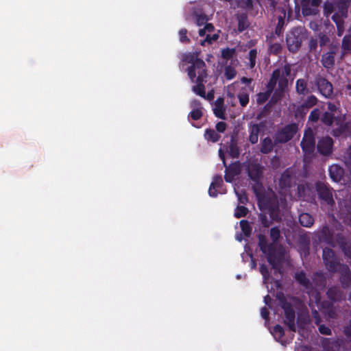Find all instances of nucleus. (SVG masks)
<instances>
[{"label": "nucleus", "mask_w": 351, "mask_h": 351, "mask_svg": "<svg viewBox=\"0 0 351 351\" xmlns=\"http://www.w3.org/2000/svg\"><path fill=\"white\" fill-rule=\"evenodd\" d=\"M278 10L281 14L278 16V23L274 31L277 37H280L282 36L285 30L286 10L284 8H279Z\"/></svg>", "instance_id": "nucleus-23"}, {"label": "nucleus", "mask_w": 351, "mask_h": 351, "mask_svg": "<svg viewBox=\"0 0 351 351\" xmlns=\"http://www.w3.org/2000/svg\"><path fill=\"white\" fill-rule=\"evenodd\" d=\"M260 128L258 124H253L250 128L249 141L252 144H255L258 140Z\"/></svg>", "instance_id": "nucleus-37"}, {"label": "nucleus", "mask_w": 351, "mask_h": 351, "mask_svg": "<svg viewBox=\"0 0 351 351\" xmlns=\"http://www.w3.org/2000/svg\"><path fill=\"white\" fill-rule=\"evenodd\" d=\"M319 116L320 112L319 109H314L311 112L308 117V120L313 122H317L319 119Z\"/></svg>", "instance_id": "nucleus-56"}, {"label": "nucleus", "mask_w": 351, "mask_h": 351, "mask_svg": "<svg viewBox=\"0 0 351 351\" xmlns=\"http://www.w3.org/2000/svg\"><path fill=\"white\" fill-rule=\"evenodd\" d=\"M318 326H319V328H318L319 332L321 334L325 335H331L332 330L328 326H327L324 324H320Z\"/></svg>", "instance_id": "nucleus-60"}, {"label": "nucleus", "mask_w": 351, "mask_h": 351, "mask_svg": "<svg viewBox=\"0 0 351 351\" xmlns=\"http://www.w3.org/2000/svg\"><path fill=\"white\" fill-rule=\"evenodd\" d=\"M236 194L237 195L238 200L240 204H242L243 205L247 204V203L248 202V197L245 191H242L241 192L236 191Z\"/></svg>", "instance_id": "nucleus-54"}, {"label": "nucleus", "mask_w": 351, "mask_h": 351, "mask_svg": "<svg viewBox=\"0 0 351 351\" xmlns=\"http://www.w3.org/2000/svg\"><path fill=\"white\" fill-rule=\"evenodd\" d=\"M318 44V38L317 37H311L308 41V48L310 51H316Z\"/></svg>", "instance_id": "nucleus-59"}, {"label": "nucleus", "mask_w": 351, "mask_h": 351, "mask_svg": "<svg viewBox=\"0 0 351 351\" xmlns=\"http://www.w3.org/2000/svg\"><path fill=\"white\" fill-rule=\"evenodd\" d=\"M268 51L271 54L278 55L281 53L282 46L281 43H271L268 44Z\"/></svg>", "instance_id": "nucleus-40"}, {"label": "nucleus", "mask_w": 351, "mask_h": 351, "mask_svg": "<svg viewBox=\"0 0 351 351\" xmlns=\"http://www.w3.org/2000/svg\"><path fill=\"white\" fill-rule=\"evenodd\" d=\"M227 127V124L223 121H219L216 124V130L218 132L223 133L225 132Z\"/></svg>", "instance_id": "nucleus-62"}, {"label": "nucleus", "mask_w": 351, "mask_h": 351, "mask_svg": "<svg viewBox=\"0 0 351 351\" xmlns=\"http://www.w3.org/2000/svg\"><path fill=\"white\" fill-rule=\"evenodd\" d=\"M237 19L238 21V31L239 32H243L249 27L250 23L246 14H238Z\"/></svg>", "instance_id": "nucleus-34"}, {"label": "nucleus", "mask_w": 351, "mask_h": 351, "mask_svg": "<svg viewBox=\"0 0 351 351\" xmlns=\"http://www.w3.org/2000/svg\"><path fill=\"white\" fill-rule=\"evenodd\" d=\"M261 315L265 320H266V321L269 320V310L265 306L261 308Z\"/></svg>", "instance_id": "nucleus-64"}, {"label": "nucleus", "mask_w": 351, "mask_h": 351, "mask_svg": "<svg viewBox=\"0 0 351 351\" xmlns=\"http://www.w3.org/2000/svg\"><path fill=\"white\" fill-rule=\"evenodd\" d=\"M281 71V76H284L287 78V77L291 75V69L289 64H285L282 69Z\"/></svg>", "instance_id": "nucleus-61"}, {"label": "nucleus", "mask_w": 351, "mask_h": 351, "mask_svg": "<svg viewBox=\"0 0 351 351\" xmlns=\"http://www.w3.org/2000/svg\"><path fill=\"white\" fill-rule=\"evenodd\" d=\"M200 51L185 53L182 55V61L191 64L187 69L188 75L191 82H194L196 73L206 71L205 62L199 58Z\"/></svg>", "instance_id": "nucleus-6"}, {"label": "nucleus", "mask_w": 351, "mask_h": 351, "mask_svg": "<svg viewBox=\"0 0 351 351\" xmlns=\"http://www.w3.org/2000/svg\"><path fill=\"white\" fill-rule=\"evenodd\" d=\"M328 298L332 302H339L343 300V293L337 286H332L326 291Z\"/></svg>", "instance_id": "nucleus-25"}, {"label": "nucleus", "mask_w": 351, "mask_h": 351, "mask_svg": "<svg viewBox=\"0 0 351 351\" xmlns=\"http://www.w3.org/2000/svg\"><path fill=\"white\" fill-rule=\"evenodd\" d=\"M322 259L327 270L331 273L337 272L343 265L335 251L329 247H325L322 251Z\"/></svg>", "instance_id": "nucleus-7"}, {"label": "nucleus", "mask_w": 351, "mask_h": 351, "mask_svg": "<svg viewBox=\"0 0 351 351\" xmlns=\"http://www.w3.org/2000/svg\"><path fill=\"white\" fill-rule=\"evenodd\" d=\"M245 173L252 181V189L258 193L263 191L264 186L262 180L264 173V167L256 161L244 163Z\"/></svg>", "instance_id": "nucleus-3"}, {"label": "nucleus", "mask_w": 351, "mask_h": 351, "mask_svg": "<svg viewBox=\"0 0 351 351\" xmlns=\"http://www.w3.org/2000/svg\"><path fill=\"white\" fill-rule=\"evenodd\" d=\"M259 271L265 280H267L269 278V271L268 267L266 265L261 264L259 267Z\"/></svg>", "instance_id": "nucleus-58"}, {"label": "nucleus", "mask_w": 351, "mask_h": 351, "mask_svg": "<svg viewBox=\"0 0 351 351\" xmlns=\"http://www.w3.org/2000/svg\"><path fill=\"white\" fill-rule=\"evenodd\" d=\"M224 75L227 80H230L235 77L237 75V71L234 67L231 66H227L225 68Z\"/></svg>", "instance_id": "nucleus-51"}, {"label": "nucleus", "mask_w": 351, "mask_h": 351, "mask_svg": "<svg viewBox=\"0 0 351 351\" xmlns=\"http://www.w3.org/2000/svg\"><path fill=\"white\" fill-rule=\"evenodd\" d=\"M281 74V71L280 69H276L273 71L271 73V76L269 79L267 84V91L270 93L271 94L274 90V88L277 84V81L280 78Z\"/></svg>", "instance_id": "nucleus-30"}, {"label": "nucleus", "mask_w": 351, "mask_h": 351, "mask_svg": "<svg viewBox=\"0 0 351 351\" xmlns=\"http://www.w3.org/2000/svg\"><path fill=\"white\" fill-rule=\"evenodd\" d=\"M276 145L275 141L273 143L271 138L267 136L262 140L260 152L263 154H267L272 152Z\"/></svg>", "instance_id": "nucleus-31"}, {"label": "nucleus", "mask_w": 351, "mask_h": 351, "mask_svg": "<svg viewBox=\"0 0 351 351\" xmlns=\"http://www.w3.org/2000/svg\"><path fill=\"white\" fill-rule=\"evenodd\" d=\"M258 218L260 219L261 225L264 228H268L270 226V221L268 219L267 215L264 213H260L258 215Z\"/></svg>", "instance_id": "nucleus-57"}, {"label": "nucleus", "mask_w": 351, "mask_h": 351, "mask_svg": "<svg viewBox=\"0 0 351 351\" xmlns=\"http://www.w3.org/2000/svg\"><path fill=\"white\" fill-rule=\"evenodd\" d=\"M249 212V210L245 206H239L238 205L234 210V216L237 218H241L245 217Z\"/></svg>", "instance_id": "nucleus-42"}, {"label": "nucleus", "mask_w": 351, "mask_h": 351, "mask_svg": "<svg viewBox=\"0 0 351 351\" xmlns=\"http://www.w3.org/2000/svg\"><path fill=\"white\" fill-rule=\"evenodd\" d=\"M314 85L318 93L325 98H331L333 95V86L324 76L317 74L314 78Z\"/></svg>", "instance_id": "nucleus-8"}, {"label": "nucleus", "mask_w": 351, "mask_h": 351, "mask_svg": "<svg viewBox=\"0 0 351 351\" xmlns=\"http://www.w3.org/2000/svg\"><path fill=\"white\" fill-rule=\"evenodd\" d=\"M282 308L284 310L285 320L284 322L288 326L289 330L292 332H295L296 327L295 324V312L292 307L291 303L285 302L282 304Z\"/></svg>", "instance_id": "nucleus-12"}, {"label": "nucleus", "mask_w": 351, "mask_h": 351, "mask_svg": "<svg viewBox=\"0 0 351 351\" xmlns=\"http://www.w3.org/2000/svg\"><path fill=\"white\" fill-rule=\"evenodd\" d=\"M213 113L219 119L225 120L226 119L225 115L224 108V99L222 97H218L215 102V108H213Z\"/></svg>", "instance_id": "nucleus-26"}, {"label": "nucleus", "mask_w": 351, "mask_h": 351, "mask_svg": "<svg viewBox=\"0 0 351 351\" xmlns=\"http://www.w3.org/2000/svg\"><path fill=\"white\" fill-rule=\"evenodd\" d=\"M292 177L288 169L285 170L280 176L279 185L282 189H287L291 186Z\"/></svg>", "instance_id": "nucleus-32"}, {"label": "nucleus", "mask_w": 351, "mask_h": 351, "mask_svg": "<svg viewBox=\"0 0 351 351\" xmlns=\"http://www.w3.org/2000/svg\"><path fill=\"white\" fill-rule=\"evenodd\" d=\"M318 42L320 47H324L327 45L330 42L329 37L325 33H319L318 36Z\"/></svg>", "instance_id": "nucleus-53"}, {"label": "nucleus", "mask_w": 351, "mask_h": 351, "mask_svg": "<svg viewBox=\"0 0 351 351\" xmlns=\"http://www.w3.org/2000/svg\"><path fill=\"white\" fill-rule=\"evenodd\" d=\"M317 98L315 95H311L304 101L302 106L306 108H310L315 106L317 104Z\"/></svg>", "instance_id": "nucleus-43"}, {"label": "nucleus", "mask_w": 351, "mask_h": 351, "mask_svg": "<svg viewBox=\"0 0 351 351\" xmlns=\"http://www.w3.org/2000/svg\"><path fill=\"white\" fill-rule=\"evenodd\" d=\"M335 51L332 49L322 56L321 62L324 68L329 69L334 66L335 62Z\"/></svg>", "instance_id": "nucleus-27"}, {"label": "nucleus", "mask_w": 351, "mask_h": 351, "mask_svg": "<svg viewBox=\"0 0 351 351\" xmlns=\"http://www.w3.org/2000/svg\"><path fill=\"white\" fill-rule=\"evenodd\" d=\"M335 118L331 112H325L322 116L321 121L326 125L331 126L335 121Z\"/></svg>", "instance_id": "nucleus-39"}, {"label": "nucleus", "mask_w": 351, "mask_h": 351, "mask_svg": "<svg viewBox=\"0 0 351 351\" xmlns=\"http://www.w3.org/2000/svg\"><path fill=\"white\" fill-rule=\"evenodd\" d=\"M271 333L277 341H282V338L285 335V330L280 325L276 324L274 326Z\"/></svg>", "instance_id": "nucleus-36"}, {"label": "nucleus", "mask_w": 351, "mask_h": 351, "mask_svg": "<svg viewBox=\"0 0 351 351\" xmlns=\"http://www.w3.org/2000/svg\"><path fill=\"white\" fill-rule=\"evenodd\" d=\"M334 141L330 136L321 138L317 144V152L323 156H329L332 152Z\"/></svg>", "instance_id": "nucleus-15"}, {"label": "nucleus", "mask_w": 351, "mask_h": 351, "mask_svg": "<svg viewBox=\"0 0 351 351\" xmlns=\"http://www.w3.org/2000/svg\"><path fill=\"white\" fill-rule=\"evenodd\" d=\"M207 71L199 72L196 73L197 77L194 79V82L197 84L193 86L192 88L193 91L201 97H205V86L204 82L207 77Z\"/></svg>", "instance_id": "nucleus-17"}, {"label": "nucleus", "mask_w": 351, "mask_h": 351, "mask_svg": "<svg viewBox=\"0 0 351 351\" xmlns=\"http://www.w3.org/2000/svg\"><path fill=\"white\" fill-rule=\"evenodd\" d=\"M298 125L289 123L275 134V144L285 143L291 140L298 132Z\"/></svg>", "instance_id": "nucleus-9"}, {"label": "nucleus", "mask_w": 351, "mask_h": 351, "mask_svg": "<svg viewBox=\"0 0 351 351\" xmlns=\"http://www.w3.org/2000/svg\"><path fill=\"white\" fill-rule=\"evenodd\" d=\"M316 189L319 198L326 202L328 205L332 206L335 204L332 189L322 182L316 184Z\"/></svg>", "instance_id": "nucleus-13"}, {"label": "nucleus", "mask_w": 351, "mask_h": 351, "mask_svg": "<svg viewBox=\"0 0 351 351\" xmlns=\"http://www.w3.org/2000/svg\"><path fill=\"white\" fill-rule=\"evenodd\" d=\"M328 171L331 179L336 182L341 181L344 177L345 171L343 168L338 165H331Z\"/></svg>", "instance_id": "nucleus-22"}, {"label": "nucleus", "mask_w": 351, "mask_h": 351, "mask_svg": "<svg viewBox=\"0 0 351 351\" xmlns=\"http://www.w3.org/2000/svg\"><path fill=\"white\" fill-rule=\"evenodd\" d=\"M223 185V179L221 175H215L208 189V194L212 197H217L218 192L217 189H221Z\"/></svg>", "instance_id": "nucleus-21"}, {"label": "nucleus", "mask_w": 351, "mask_h": 351, "mask_svg": "<svg viewBox=\"0 0 351 351\" xmlns=\"http://www.w3.org/2000/svg\"><path fill=\"white\" fill-rule=\"evenodd\" d=\"M229 154L232 158H238L239 156V149L237 143L234 140H231L229 145Z\"/></svg>", "instance_id": "nucleus-46"}, {"label": "nucleus", "mask_w": 351, "mask_h": 351, "mask_svg": "<svg viewBox=\"0 0 351 351\" xmlns=\"http://www.w3.org/2000/svg\"><path fill=\"white\" fill-rule=\"evenodd\" d=\"M271 93L267 92V90L265 92H263V93H258L257 95H256V102L257 104H263V103H265L266 101L268 100V99L271 96Z\"/></svg>", "instance_id": "nucleus-49"}, {"label": "nucleus", "mask_w": 351, "mask_h": 351, "mask_svg": "<svg viewBox=\"0 0 351 351\" xmlns=\"http://www.w3.org/2000/svg\"><path fill=\"white\" fill-rule=\"evenodd\" d=\"M299 221L301 226L310 228L313 225L315 220L310 214L303 213L299 215Z\"/></svg>", "instance_id": "nucleus-33"}, {"label": "nucleus", "mask_w": 351, "mask_h": 351, "mask_svg": "<svg viewBox=\"0 0 351 351\" xmlns=\"http://www.w3.org/2000/svg\"><path fill=\"white\" fill-rule=\"evenodd\" d=\"M241 173V166L239 162L231 164L228 167L226 165L225 170L224 179L226 182L231 183L235 177Z\"/></svg>", "instance_id": "nucleus-19"}, {"label": "nucleus", "mask_w": 351, "mask_h": 351, "mask_svg": "<svg viewBox=\"0 0 351 351\" xmlns=\"http://www.w3.org/2000/svg\"><path fill=\"white\" fill-rule=\"evenodd\" d=\"M308 32L304 26L292 27L286 34V44L288 50L293 53H297L304 40L308 38Z\"/></svg>", "instance_id": "nucleus-2"}, {"label": "nucleus", "mask_w": 351, "mask_h": 351, "mask_svg": "<svg viewBox=\"0 0 351 351\" xmlns=\"http://www.w3.org/2000/svg\"><path fill=\"white\" fill-rule=\"evenodd\" d=\"M219 38V33L213 34L210 35V34H206V38L201 41L200 44L202 46H205L206 44L211 45L213 42H215Z\"/></svg>", "instance_id": "nucleus-44"}, {"label": "nucleus", "mask_w": 351, "mask_h": 351, "mask_svg": "<svg viewBox=\"0 0 351 351\" xmlns=\"http://www.w3.org/2000/svg\"><path fill=\"white\" fill-rule=\"evenodd\" d=\"M295 280L306 289H312L313 285L317 288H324L326 285V278L321 271H317L312 275V282L306 277V273L301 271L295 273Z\"/></svg>", "instance_id": "nucleus-5"}, {"label": "nucleus", "mask_w": 351, "mask_h": 351, "mask_svg": "<svg viewBox=\"0 0 351 351\" xmlns=\"http://www.w3.org/2000/svg\"><path fill=\"white\" fill-rule=\"evenodd\" d=\"M266 8L271 12H274L276 9V1L275 0H267Z\"/></svg>", "instance_id": "nucleus-63"}, {"label": "nucleus", "mask_w": 351, "mask_h": 351, "mask_svg": "<svg viewBox=\"0 0 351 351\" xmlns=\"http://www.w3.org/2000/svg\"><path fill=\"white\" fill-rule=\"evenodd\" d=\"M235 53V49L233 48H225L221 51V57L225 60H230Z\"/></svg>", "instance_id": "nucleus-50"}, {"label": "nucleus", "mask_w": 351, "mask_h": 351, "mask_svg": "<svg viewBox=\"0 0 351 351\" xmlns=\"http://www.w3.org/2000/svg\"><path fill=\"white\" fill-rule=\"evenodd\" d=\"M187 29L185 28L179 31V39L181 43H189L190 42V39L187 36Z\"/></svg>", "instance_id": "nucleus-55"}, {"label": "nucleus", "mask_w": 351, "mask_h": 351, "mask_svg": "<svg viewBox=\"0 0 351 351\" xmlns=\"http://www.w3.org/2000/svg\"><path fill=\"white\" fill-rule=\"evenodd\" d=\"M253 193L256 197L258 206L261 210L270 208V202L269 199L265 195V187H263V191L257 193L256 191H253Z\"/></svg>", "instance_id": "nucleus-20"}, {"label": "nucleus", "mask_w": 351, "mask_h": 351, "mask_svg": "<svg viewBox=\"0 0 351 351\" xmlns=\"http://www.w3.org/2000/svg\"><path fill=\"white\" fill-rule=\"evenodd\" d=\"M335 12L331 19L335 23L337 35L341 36L345 31V19L348 18V8L351 6V0H334Z\"/></svg>", "instance_id": "nucleus-4"}, {"label": "nucleus", "mask_w": 351, "mask_h": 351, "mask_svg": "<svg viewBox=\"0 0 351 351\" xmlns=\"http://www.w3.org/2000/svg\"><path fill=\"white\" fill-rule=\"evenodd\" d=\"M277 84L278 87L274 90L273 96L271 97L269 104H267V106H268L269 104H276L278 100L282 97L288 86V80L285 77L280 75V78L277 81Z\"/></svg>", "instance_id": "nucleus-14"}, {"label": "nucleus", "mask_w": 351, "mask_h": 351, "mask_svg": "<svg viewBox=\"0 0 351 351\" xmlns=\"http://www.w3.org/2000/svg\"><path fill=\"white\" fill-rule=\"evenodd\" d=\"M320 309L324 313L330 318H335L336 316V311L334 308L333 303L328 300H323L319 304Z\"/></svg>", "instance_id": "nucleus-28"}, {"label": "nucleus", "mask_w": 351, "mask_h": 351, "mask_svg": "<svg viewBox=\"0 0 351 351\" xmlns=\"http://www.w3.org/2000/svg\"><path fill=\"white\" fill-rule=\"evenodd\" d=\"M295 90L297 94L301 96H305L310 93L308 88L307 80L303 78H300L295 82Z\"/></svg>", "instance_id": "nucleus-29"}, {"label": "nucleus", "mask_w": 351, "mask_h": 351, "mask_svg": "<svg viewBox=\"0 0 351 351\" xmlns=\"http://www.w3.org/2000/svg\"><path fill=\"white\" fill-rule=\"evenodd\" d=\"M240 227L243 234L249 237L252 233V228L249 223V221L245 219H243L240 221Z\"/></svg>", "instance_id": "nucleus-41"}, {"label": "nucleus", "mask_w": 351, "mask_h": 351, "mask_svg": "<svg viewBox=\"0 0 351 351\" xmlns=\"http://www.w3.org/2000/svg\"><path fill=\"white\" fill-rule=\"evenodd\" d=\"M189 116L194 121H197L200 119L203 116L202 108H197L193 109L192 111L190 112Z\"/></svg>", "instance_id": "nucleus-52"}, {"label": "nucleus", "mask_w": 351, "mask_h": 351, "mask_svg": "<svg viewBox=\"0 0 351 351\" xmlns=\"http://www.w3.org/2000/svg\"><path fill=\"white\" fill-rule=\"evenodd\" d=\"M194 14H195V23H196L197 25L202 26V25H206V23H207L208 19L206 14L197 13L195 12Z\"/></svg>", "instance_id": "nucleus-47"}, {"label": "nucleus", "mask_w": 351, "mask_h": 351, "mask_svg": "<svg viewBox=\"0 0 351 351\" xmlns=\"http://www.w3.org/2000/svg\"><path fill=\"white\" fill-rule=\"evenodd\" d=\"M256 49H252L249 51L248 59H249V67L253 69L256 64V60L257 57Z\"/></svg>", "instance_id": "nucleus-48"}, {"label": "nucleus", "mask_w": 351, "mask_h": 351, "mask_svg": "<svg viewBox=\"0 0 351 351\" xmlns=\"http://www.w3.org/2000/svg\"><path fill=\"white\" fill-rule=\"evenodd\" d=\"M335 12V1H326L324 3L323 6V14L326 17H328L333 12Z\"/></svg>", "instance_id": "nucleus-38"}, {"label": "nucleus", "mask_w": 351, "mask_h": 351, "mask_svg": "<svg viewBox=\"0 0 351 351\" xmlns=\"http://www.w3.org/2000/svg\"><path fill=\"white\" fill-rule=\"evenodd\" d=\"M339 274V281L343 289L351 287V270L347 265H342L337 271Z\"/></svg>", "instance_id": "nucleus-18"}, {"label": "nucleus", "mask_w": 351, "mask_h": 351, "mask_svg": "<svg viewBox=\"0 0 351 351\" xmlns=\"http://www.w3.org/2000/svg\"><path fill=\"white\" fill-rule=\"evenodd\" d=\"M269 236L272 242L268 243L267 237L264 234H259L257 237L258 245L260 250L265 255L269 264L276 269L282 262L285 250L281 245H277L276 243L280 237V231L278 227L271 228Z\"/></svg>", "instance_id": "nucleus-1"}, {"label": "nucleus", "mask_w": 351, "mask_h": 351, "mask_svg": "<svg viewBox=\"0 0 351 351\" xmlns=\"http://www.w3.org/2000/svg\"><path fill=\"white\" fill-rule=\"evenodd\" d=\"M319 240L324 243L332 245L333 243V233L326 226L318 232Z\"/></svg>", "instance_id": "nucleus-24"}, {"label": "nucleus", "mask_w": 351, "mask_h": 351, "mask_svg": "<svg viewBox=\"0 0 351 351\" xmlns=\"http://www.w3.org/2000/svg\"><path fill=\"white\" fill-rule=\"evenodd\" d=\"M300 146L302 151L306 154H311L314 152L315 147V134L310 128L305 130Z\"/></svg>", "instance_id": "nucleus-11"}, {"label": "nucleus", "mask_w": 351, "mask_h": 351, "mask_svg": "<svg viewBox=\"0 0 351 351\" xmlns=\"http://www.w3.org/2000/svg\"><path fill=\"white\" fill-rule=\"evenodd\" d=\"M322 0H302V13L304 16L316 15L317 8L320 5Z\"/></svg>", "instance_id": "nucleus-16"}, {"label": "nucleus", "mask_w": 351, "mask_h": 351, "mask_svg": "<svg viewBox=\"0 0 351 351\" xmlns=\"http://www.w3.org/2000/svg\"><path fill=\"white\" fill-rule=\"evenodd\" d=\"M331 134L335 137L351 135V123L346 121L345 116L336 117Z\"/></svg>", "instance_id": "nucleus-10"}, {"label": "nucleus", "mask_w": 351, "mask_h": 351, "mask_svg": "<svg viewBox=\"0 0 351 351\" xmlns=\"http://www.w3.org/2000/svg\"><path fill=\"white\" fill-rule=\"evenodd\" d=\"M220 135L213 129H206L204 132V138L212 143H216L220 139Z\"/></svg>", "instance_id": "nucleus-35"}, {"label": "nucleus", "mask_w": 351, "mask_h": 351, "mask_svg": "<svg viewBox=\"0 0 351 351\" xmlns=\"http://www.w3.org/2000/svg\"><path fill=\"white\" fill-rule=\"evenodd\" d=\"M237 97L239 99V104L242 107H245L248 104L250 99L249 93L246 91H241L238 94Z\"/></svg>", "instance_id": "nucleus-45"}]
</instances>
